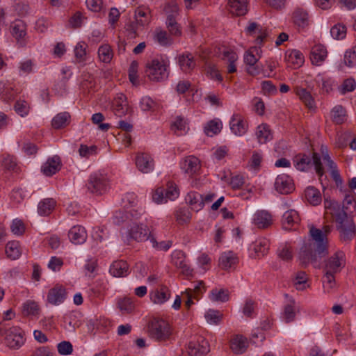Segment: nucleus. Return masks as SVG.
I'll use <instances>...</instances> for the list:
<instances>
[{
    "mask_svg": "<svg viewBox=\"0 0 356 356\" xmlns=\"http://www.w3.org/2000/svg\"><path fill=\"white\" fill-rule=\"evenodd\" d=\"M332 227L326 225L322 229L312 226L309 234L312 241L305 244L300 251V260L302 266L311 263L315 268H319L322 258L329 253L327 236L331 232Z\"/></svg>",
    "mask_w": 356,
    "mask_h": 356,
    "instance_id": "obj_1",
    "label": "nucleus"
},
{
    "mask_svg": "<svg viewBox=\"0 0 356 356\" xmlns=\"http://www.w3.org/2000/svg\"><path fill=\"white\" fill-rule=\"evenodd\" d=\"M147 334L152 340L159 343H165L172 339L173 329L165 320L154 318L148 323Z\"/></svg>",
    "mask_w": 356,
    "mask_h": 356,
    "instance_id": "obj_2",
    "label": "nucleus"
},
{
    "mask_svg": "<svg viewBox=\"0 0 356 356\" xmlns=\"http://www.w3.org/2000/svg\"><path fill=\"white\" fill-rule=\"evenodd\" d=\"M336 216V228L339 232L341 242L349 243L355 236L356 227L351 217L346 212L339 211Z\"/></svg>",
    "mask_w": 356,
    "mask_h": 356,
    "instance_id": "obj_3",
    "label": "nucleus"
},
{
    "mask_svg": "<svg viewBox=\"0 0 356 356\" xmlns=\"http://www.w3.org/2000/svg\"><path fill=\"white\" fill-rule=\"evenodd\" d=\"M293 162L298 170L307 171L314 165L316 172L320 177L324 175L321 159L317 153L314 152L312 157L305 154H299L293 158Z\"/></svg>",
    "mask_w": 356,
    "mask_h": 356,
    "instance_id": "obj_4",
    "label": "nucleus"
},
{
    "mask_svg": "<svg viewBox=\"0 0 356 356\" xmlns=\"http://www.w3.org/2000/svg\"><path fill=\"white\" fill-rule=\"evenodd\" d=\"M145 74L153 81H161L168 76L165 62L159 59H153L146 64Z\"/></svg>",
    "mask_w": 356,
    "mask_h": 356,
    "instance_id": "obj_5",
    "label": "nucleus"
},
{
    "mask_svg": "<svg viewBox=\"0 0 356 356\" xmlns=\"http://www.w3.org/2000/svg\"><path fill=\"white\" fill-rule=\"evenodd\" d=\"M86 186L90 193L102 195L108 188V179L106 175L95 172L90 176Z\"/></svg>",
    "mask_w": 356,
    "mask_h": 356,
    "instance_id": "obj_6",
    "label": "nucleus"
},
{
    "mask_svg": "<svg viewBox=\"0 0 356 356\" xmlns=\"http://www.w3.org/2000/svg\"><path fill=\"white\" fill-rule=\"evenodd\" d=\"M345 265V254L343 252L339 250L324 261L323 271L337 274L341 272Z\"/></svg>",
    "mask_w": 356,
    "mask_h": 356,
    "instance_id": "obj_7",
    "label": "nucleus"
},
{
    "mask_svg": "<svg viewBox=\"0 0 356 356\" xmlns=\"http://www.w3.org/2000/svg\"><path fill=\"white\" fill-rule=\"evenodd\" d=\"M152 236L148 227L146 225H139L134 224L127 231L125 241L129 243L131 241L143 242L149 240Z\"/></svg>",
    "mask_w": 356,
    "mask_h": 356,
    "instance_id": "obj_8",
    "label": "nucleus"
},
{
    "mask_svg": "<svg viewBox=\"0 0 356 356\" xmlns=\"http://www.w3.org/2000/svg\"><path fill=\"white\" fill-rule=\"evenodd\" d=\"M24 339L20 328L13 327L6 330L5 343L7 346L10 348L17 349L24 344Z\"/></svg>",
    "mask_w": 356,
    "mask_h": 356,
    "instance_id": "obj_9",
    "label": "nucleus"
},
{
    "mask_svg": "<svg viewBox=\"0 0 356 356\" xmlns=\"http://www.w3.org/2000/svg\"><path fill=\"white\" fill-rule=\"evenodd\" d=\"M322 158L325 165L330 170V175L337 188H342L343 181L337 169V164L331 159L326 147H321Z\"/></svg>",
    "mask_w": 356,
    "mask_h": 356,
    "instance_id": "obj_10",
    "label": "nucleus"
},
{
    "mask_svg": "<svg viewBox=\"0 0 356 356\" xmlns=\"http://www.w3.org/2000/svg\"><path fill=\"white\" fill-rule=\"evenodd\" d=\"M67 297L66 289L60 284H56L53 288L49 289L47 300L51 305H58L63 303Z\"/></svg>",
    "mask_w": 356,
    "mask_h": 356,
    "instance_id": "obj_11",
    "label": "nucleus"
},
{
    "mask_svg": "<svg viewBox=\"0 0 356 356\" xmlns=\"http://www.w3.org/2000/svg\"><path fill=\"white\" fill-rule=\"evenodd\" d=\"M187 351L189 356H203L209 351L208 342L203 337H199L197 341L189 342Z\"/></svg>",
    "mask_w": 356,
    "mask_h": 356,
    "instance_id": "obj_12",
    "label": "nucleus"
},
{
    "mask_svg": "<svg viewBox=\"0 0 356 356\" xmlns=\"http://www.w3.org/2000/svg\"><path fill=\"white\" fill-rule=\"evenodd\" d=\"M180 168L184 173L192 177L197 174L200 170V161L195 156H188L181 160L180 162Z\"/></svg>",
    "mask_w": 356,
    "mask_h": 356,
    "instance_id": "obj_13",
    "label": "nucleus"
},
{
    "mask_svg": "<svg viewBox=\"0 0 356 356\" xmlns=\"http://www.w3.org/2000/svg\"><path fill=\"white\" fill-rule=\"evenodd\" d=\"M172 263L177 268L181 270L182 274L190 276L193 273V269L190 268L186 261V254L181 250H175L172 254Z\"/></svg>",
    "mask_w": 356,
    "mask_h": 356,
    "instance_id": "obj_14",
    "label": "nucleus"
},
{
    "mask_svg": "<svg viewBox=\"0 0 356 356\" xmlns=\"http://www.w3.org/2000/svg\"><path fill=\"white\" fill-rule=\"evenodd\" d=\"M275 188L281 194L291 193L294 190L292 179L285 174L278 175L275 181Z\"/></svg>",
    "mask_w": 356,
    "mask_h": 356,
    "instance_id": "obj_15",
    "label": "nucleus"
},
{
    "mask_svg": "<svg viewBox=\"0 0 356 356\" xmlns=\"http://www.w3.org/2000/svg\"><path fill=\"white\" fill-rule=\"evenodd\" d=\"M111 108L116 116H124L129 110L126 96L122 93L118 94L112 102Z\"/></svg>",
    "mask_w": 356,
    "mask_h": 356,
    "instance_id": "obj_16",
    "label": "nucleus"
},
{
    "mask_svg": "<svg viewBox=\"0 0 356 356\" xmlns=\"http://www.w3.org/2000/svg\"><path fill=\"white\" fill-rule=\"evenodd\" d=\"M136 165L143 173L151 172L154 167V159L147 153H140L136 156Z\"/></svg>",
    "mask_w": 356,
    "mask_h": 356,
    "instance_id": "obj_17",
    "label": "nucleus"
},
{
    "mask_svg": "<svg viewBox=\"0 0 356 356\" xmlns=\"http://www.w3.org/2000/svg\"><path fill=\"white\" fill-rule=\"evenodd\" d=\"M135 20L130 22L125 26L127 36L130 38H135L138 36V31L142 30L150 22V18H134Z\"/></svg>",
    "mask_w": 356,
    "mask_h": 356,
    "instance_id": "obj_18",
    "label": "nucleus"
},
{
    "mask_svg": "<svg viewBox=\"0 0 356 356\" xmlns=\"http://www.w3.org/2000/svg\"><path fill=\"white\" fill-rule=\"evenodd\" d=\"M254 224L259 229H266L273 223L272 215L266 210L257 211L253 218Z\"/></svg>",
    "mask_w": 356,
    "mask_h": 356,
    "instance_id": "obj_19",
    "label": "nucleus"
},
{
    "mask_svg": "<svg viewBox=\"0 0 356 356\" xmlns=\"http://www.w3.org/2000/svg\"><path fill=\"white\" fill-rule=\"evenodd\" d=\"M180 69L185 73L191 72L196 65L194 56L191 53L184 52L177 56Z\"/></svg>",
    "mask_w": 356,
    "mask_h": 356,
    "instance_id": "obj_20",
    "label": "nucleus"
},
{
    "mask_svg": "<svg viewBox=\"0 0 356 356\" xmlns=\"http://www.w3.org/2000/svg\"><path fill=\"white\" fill-rule=\"evenodd\" d=\"M327 56L326 47L321 44H315L311 50L310 59L316 65H320L325 60Z\"/></svg>",
    "mask_w": 356,
    "mask_h": 356,
    "instance_id": "obj_21",
    "label": "nucleus"
},
{
    "mask_svg": "<svg viewBox=\"0 0 356 356\" xmlns=\"http://www.w3.org/2000/svg\"><path fill=\"white\" fill-rule=\"evenodd\" d=\"M238 263V257L233 252H223L219 258V266L224 270L234 268Z\"/></svg>",
    "mask_w": 356,
    "mask_h": 356,
    "instance_id": "obj_22",
    "label": "nucleus"
},
{
    "mask_svg": "<svg viewBox=\"0 0 356 356\" xmlns=\"http://www.w3.org/2000/svg\"><path fill=\"white\" fill-rule=\"evenodd\" d=\"M229 11L236 16H242L247 13L248 0H228Z\"/></svg>",
    "mask_w": 356,
    "mask_h": 356,
    "instance_id": "obj_23",
    "label": "nucleus"
},
{
    "mask_svg": "<svg viewBox=\"0 0 356 356\" xmlns=\"http://www.w3.org/2000/svg\"><path fill=\"white\" fill-rule=\"evenodd\" d=\"M68 236L72 243L83 244L87 239V233L83 227L76 225L70 229Z\"/></svg>",
    "mask_w": 356,
    "mask_h": 356,
    "instance_id": "obj_24",
    "label": "nucleus"
},
{
    "mask_svg": "<svg viewBox=\"0 0 356 356\" xmlns=\"http://www.w3.org/2000/svg\"><path fill=\"white\" fill-rule=\"evenodd\" d=\"M10 28L11 33L17 40L18 44L22 47L24 46L25 44L24 38L26 34V24L22 20H16L11 24Z\"/></svg>",
    "mask_w": 356,
    "mask_h": 356,
    "instance_id": "obj_25",
    "label": "nucleus"
},
{
    "mask_svg": "<svg viewBox=\"0 0 356 356\" xmlns=\"http://www.w3.org/2000/svg\"><path fill=\"white\" fill-rule=\"evenodd\" d=\"M229 124L232 131L236 136H242L247 131V122L238 115L232 116Z\"/></svg>",
    "mask_w": 356,
    "mask_h": 356,
    "instance_id": "obj_26",
    "label": "nucleus"
},
{
    "mask_svg": "<svg viewBox=\"0 0 356 356\" xmlns=\"http://www.w3.org/2000/svg\"><path fill=\"white\" fill-rule=\"evenodd\" d=\"M109 272L116 277H125L129 273V265L123 260L115 261L111 264Z\"/></svg>",
    "mask_w": 356,
    "mask_h": 356,
    "instance_id": "obj_27",
    "label": "nucleus"
},
{
    "mask_svg": "<svg viewBox=\"0 0 356 356\" xmlns=\"http://www.w3.org/2000/svg\"><path fill=\"white\" fill-rule=\"evenodd\" d=\"M257 61L258 58H256L252 49L245 53L244 62L247 65L246 70L248 73L252 76L257 75L260 72L259 67L256 65Z\"/></svg>",
    "mask_w": 356,
    "mask_h": 356,
    "instance_id": "obj_28",
    "label": "nucleus"
},
{
    "mask_svg": "<svg viewBox=\"0 0 356 356\" xmlns=\"http://www.w3.org/2000/svg\"><path fill=\"white\" fill-rule=\"evenodd\" d=\"M170 297V293L168 288L165 286H161L150 293L151 300L154 304H163Z\"/></svg>",
    "mask_w": 356,
    "mask_h": 356,
    "instance_id": "obj_29",
    "label": "nucleus"
},
{
    "mask_svg": "<svg viewBox=\"0 0 356 356\" xmlns=\"http://www.w3.org/2000/svg\"><path fill=\"white\" fill-rule=\"evenodd\" d=\"M60 169V159L58 156L49 159L42 168V172L47 176L54 175Z\"/></svg>",
    "mask_w": 356,
    "mask_h": 356,
    "instance_id": "obj_30",
    "label": "nucleus"
},
{
    "mask_svg": "<svg viewBox=\"0 0 356 356\" xmlns=\"http://www.w3.org/2000/svg\"><path fill=\"white\" fill-rule=\"evenodd\" d=\"M300 222L298 213L293 209L286 211L282 216V226L285 229H291Z\"/></svg>",
    "mask_w": 356,
    "mask_h": 356,
    "instance_id": "obj_31",
    "label": "nucleus"
},
{
    "mask_svg": "<svg viewBox=\"0 0 356 356\" xmlns=\"http://www.w3.org/2000/svg\"><path fill=\"white\" fill-rule=\"evenodd\" d=\"M248 346V340L243 336L236 335L230 341V348L235 354H243Z\"/></svg>",
    "mask_w": 356,
    "mask_h": 356,
    "instance_id": "obj_32",
    "label": "nucleus"
},
{
    "mask_svg": "<svg viewBox=\"0 0 356 356\" xmlns=\"http://www.w3.org/2000/svg\"><path fill=\"white\" fill-rule=\"evenodd\" d=\"M293 22L299 27L304 28L309 25V14L302 8H297L293 13Z\"/></svg>",
    "mask_w": 356,
    "mask_h": 356,
    "instance_id": "obj_33",
    "label": "nucleus"
},
{
    "mask_svg": "<svg viewBox=\"0 0 356 356\" xmlns=\"http://www.w3.org/2000/svg\"><path fill=\"white\" fill-rule=\"evenodd\" d=\"M56 202L53 198H45L38 205V213L40 216H49L54 209Z\"/></svg>",
    "mask_w": 356,
    "mask_h": 356,
    "instance_id": "obj_34",
    "label": "nucleus"
},
{
    "mask_svg": "<svg viewBox=\"0 0 356 356\" xmlns=\"http://www.w3.org/2000/svg\"><path fill=\"white\" fill-rule=\"evenodd\" d=\"M256 136L260 144H265L273 138L269 127L266 124L259 125L256 130Z\"/></svg>",
    "mask_w": 356,
    "mask_h": 356,
    "instance_id": "obj_35",
    "label": "nucleus"
},
{
    "mask_svg": "<svg viewBox=\"0 0 356 356\" xmlns=\"http://www.w3.org/2000/svg\"><path fill=\"white\" fill-rule=\"evenodd\" d=\"M296 94L300 99L309 108L314 107V100L309 91L302 87L296 86L294 88Z\"/></svg>",
    "mask_w": 356,
    "mask_h": 356,
    "instance_id": "obj_36",
    "label": "nucleus"
},
{
    "mask_svg": "<svg viewBox=\"0 0 356 356\" xmlns=\"http://www.w3.org/2000/svg\"><path fill=\"white\" fill-rule=\"evenodd\" d=\"M337 274L323 272L322 277L323 287L325 293H332L337 288L335 275Z\"/></svg>",
    "mask_w": 356,
    "mask_h": 356,
    "instance_id": "obj_37",
    "label": "nucleus"
},
{
    "mask_svg": "<svg viewBox=\"0 0 356 356\" xmlns=\"http://www.w3.org/2000/svg\"><path fill=\"white\" fill-rule=\"evenodd\" d=\"M305 195L307 201L312 205H318L321 202L320 191L313 186H309L305 189Z\"/></svg>",
    "mask_w": 356,
    "mask_h": 356,
    "instance_id": "obj_38",
    "label": "nucleus"
},
{
    "mask_svg": "<svg viewBox=\"0 0 356 356\" xmlns=\"http://www.w3.org/2000/svg\"><path fill=\"white\" fill-rule=\"evenodd\" d=\"M331 119L337 124H343L347 119L346 111L341 105L335 106L331 111Z\"/></svg>",
    "mask_w": 356,
    "mask_h": 356,
    "instance_id": "obj_39",
    "label": "nucleus"
},
{
    "mask_svg": "<svg viewBox=\"0 0 356 356\" xmlns=\"http://www.w3.org/2000/svg\"><path fill=\"white\" fill-rule=\"evenodd\" d=\"M16 92L13 86L8 82H0V99L9 101L14 98Z\"/></svg>",
    "mask_w": 356,
    "mask_h": 356,
    "instance_id": "obj_40",
    "label": "nucleus"
},
{
    "mask_svg": "<svg viewBox=\"0 0 356 356\" xmlns=\"http://www.w3.org/2000/svg\"><path fill=\"white\" fill-rule=\"evenodd\" d=\"M186 200L193 207L196 211L202 209L204 207V201L202 200V195L197 192H190L187 194Z\"/></svg>",
    "mask_w": 356,
    "mask_h": 356,
    "instance_id": "obj_41",
    "label": "nucleus"
},
{
    "mask_svg": "<svg viewBox=\"0 0 356 356\" xmlns=\"http://www.w3.org/2000/svg\"><path fill=\"white\" fill-rule=\"evenodd\" d=\"M70 115L67 112L57 114L51 121V125L54 129H58L67 126L70 122Z\"/></svg>",
    "mask_w": 356,
    "mask_h": 356,
    "instance_id": "obj_42",
    "label": "nucleus"
},
{
    "mask_svg": "<svg viewBox=\"0 0 356 356\" xmlns=\"http://www.w3.org/2000/svg\"><path fill=\"white\" fill-rule=\"evenodd\" d=\"M209 298L213 302H227L229 298V291L225 289H213L210 293Z\"/></svg>",
    "mask_w": 356,
    "mask_h": 356,
    "instance_id": "obj_43",
    "label": "nucleus"
},
{
    "mask_svg": "<svg viewBox=\"0 0 356 356\" xmlns=\"http://www.w3.org/2000/svg\"><path fill=\"white\" fill-rule=\"evenodd\" d=\"M98 56L101 61L105 63H110L113 56L111 47L108 44L101 45L98 49Z\"/></svg>",
    "mask_w": 356,
    "mask_h": 356,
    "instance_id": "obj_44",
    "label": "nucleus"
},
{
    "mask_svg": "<svg viewBox=\"0 0 356 356\" xmlns=\"http://www.w3.org/2000/svg\"><path fill=\"white\" fill-rule=\"evenodd\" d=\"M222 59L226 60L228 63L227 72L234 73L236 71L235 62L238 59L237 54L233 51H225L223 52Z\"/></svg>",
    "mask_w": 356,
    "mask_h": 356,
    "instance_id": "obj_45",
    "label": "nucleus"
},
{
    "mask_svg": "<svg viewBox=\"0 0 356 356\" xmlns=\"http://www.w3.org/2000/svg\"><path fill=\"white\" fill-rule=\"evenodd\" d=\"M6 254L11 259H17L21 254L19 245L17 241L8 242L6 246Z\"/></svg>",
    "mask_w": 356,
    "mask_h": 356,
    "instance_id": "obj_46",
    "label": "nucleus"
},
{
    "mask_svg": "<svg viewBox=\"0 0 356 356\" xmlns=\"http://www.w3.org/2000/svg\"><path fill=\"white\" fill-rule=\"evenodd\" d=\"M269 248V241L265 238H259L253 244L255 253L259 256L265 255Z\"/></svg>",
    "mask_w": 356,
    "mask_h": 356,
    "instance_id": "obj_47",
    "label": "nucleus"
},
{
    "mask_svg": "<svg viewBox=\"0 0 356 356\" xmlns=\"http://www.w3.org/2000/svg\"><path fill=\"white\" fill-rule=\"evenodd\" d=\"M204 317L208 323L211 325H218L222 320L223 314L218 310L209 309L205 313Z\"/></svg>",
    "mask_w": 356,
    "mask_h": 356,
    "instance_id": "obj_48",
    "label": "nucleus"
},
{
    "mask_svg": "<svg viewBox=\"0 0 356 356\" xmlns=\"http://www.w3.org/2000/svg\"><path fill=\"white\" fill-rule=\"evenodd\" d=\"M222 129V122L217 120H211L204 127V133L207 136L212 137L220 133Z\"/></svg>",
    "mask_w": 356,
    "mask_h": 356,
    "instance_id": "obj_49",
    "label": "nucleus"
},
{
    "mask_svg": "<svg viewBox=\"0 0 356 356\" xmlns=\"http://www.w3.org/2000/svg\"><path fill=\"white\" fill-rule=\"evenodd\" d=\"M166 26L171 35L175 36H180L181 35V28L172 15L167 16Z\"/></svg>",
    "mask_w": 356,
    "mask_h": 356,
    "instance_id": "obj_50",
    "label": "nucleus"
},
{
    "mask_svg": "<svg viewBox=\"0 0 356 356\" xmlns=\"http://www.w3.org/2000/svg\"><path fill=\"white\" fill-rule=\"evenodd\" d=\"M324 207L327 211V213L330 212L331 214L333 221L336 220V213H339V211L346 212L343 209H341L337 202L328 200L327 199L325 200Z\"/></svg>",
    "mask_w": 356,
    "mask_h": 356,
    "instance_id": "obj_51",
    "label": "nucleus"
},
{
    "mask_svg": "<svg viewBox=\"0 0 356 356\" xmlns=\"http://www.w3.org/2000/svg\"><path fill=\"white\" fill-rule=\"evenodd\" d=\"M287 56L288 61L297 66H301L305 62L304 56L299 50L289 51Z\"/></svg>",
    "mask_w": 356,
    "mask_h": 356,
    "instance_id": "obj_52",
    "label": "nucleus"
},
{
    "mask_svg": "<svg viewBox=\"0 0 356 356\" xmlns=\"http://www.w3.org/2000/svg\"><path fill=\"white\" fill-rule=\"evenodd\" d=\"M165 197L166 202L168 200H175L179 196V190L176 184L172 181L167 183L166 188H165Z\"/></svg>",
    "mask_w": 356,
    "mask_h": 356,
    "instance_id": "obj_53",
    "label": "nucleus"
},
{
    "mask_svg": "<svg viewBox=\"0 0 356 356\" xmlns=\"http://www.w3.org/2000/svg\"><path fill=\"white\" fill-rule=\"evenodd\" d=\"M39 312L38 304L33 300H27L23 304L22 314L24 316L37 315Z\"/></svg>",
    "mask_w": 356,
    "mask_h": 356,
    "instance_id": "obj_54",
    "label": "nucleus"
},
{
    "mask_svg": "<svg viewBox=\"0 0 356 356\" xmlns=\"http://www.w3.org/2000/svg\"><path fill=\"white\" fill-rule=\"evenodd\" d=\"M118 307L123 313H130L134 309V303L131 298H124L118 301Z\"/></svg>",
    "mask_w": 356,
    "mask_h": 356,
    "instance_id": "obj_55",
    "label": "nucleus"
},
{
    "mask_svg": "<svg viewBox=\"0 0 356 356\" xmlns=\"http://www.w3.org/2000/svg\"><path fill=\"white\" fill-rule=\"evenodd\" d=\"M308 280L307 275L304 271L298 272L293 280V284L297 290H303L306 288Z\"/></svg>",
    "mask_w": 356,
    "mask_h": 356,
    "instance_id": "obj_56",
    "label": "nucleus"
},
{
    "mask_svg": "<svg viewBox=\"0 0 356 356\" xmlns=\"http://www.w3.org/2000/svg\"><path fill=\"white\" fill-rule=\"evenodd\" d=\"M356 88V82L352 78L345 79L339 87V91L341 95L353 91Z\"/></svg>",
    "mask_w": 356,
    "mask_h": 356,
    "instance_id": "obj_57",
    "label": "nucleus"
},
{
    "mask_svg": "<svg viewBox=\"0 0 356 356\" xmlns=\"http://www.w3.org/2000/svg\"><path fill=\"white\" fill-rule=\"evenodd\" d=\"M330 34L336 40L343 39L346 35V27L341 24H336L332 27Z\"/></svg>",
    "mask_w": 356,
    "mask_h": 356,
    "instance_id": "obj_58",
    "label": "nucleus"
},
{
    "mask_svg": "<svg viewBox=\"0 0 356 356\" xmlns=\"http://www.w3.org/2000/svg\"><path fill=\"white\" fill-rule=\"evenodd\" d=\"M344 63L348 67H353L356 65V46L348 49L345 52Z\"/></svg>",
    "mask_w": 356,
    "mask_h": 356,
    "instance_id": "obj_59",
    "label": "nucleus"
},
{
    "mask_svg": "<svg viewBox=\"0 0 356 356\" xmlns=\"http://www.w3.org/2000/svg\"><path fill=\"white\" fill-rule=\"evenodd\" d=\"M149 241L154 248L160 251H167L172 245L171 241H163L158 243L153 236H150Z\"/></svg>",
    "mask_w": 356,
    "mask_h": 356,
    "instance_id": "obj_60",
    "label": "nucleus"
},
{
    "mask_svg": "<svg viewBox=\"0 0 356 356\" xmlns=\"http://www.w3.org/2000/svg\"><path fill=\"white\" fill-rule=\"evenodd\" d=\"M171 128L175 132L177 131H180L181 133L179 134H182L187 129V122L184 118L177 116L175 122L172 124Z\"/></svg>",
    "mask_w": 356,
    "mask_h": 356,
    "instance_id": "obj_61",
    "label": "nucleus"
},
{
    "mask_svg": "<svg viewBox=\"0 0 356 356\" xmlns=\"http://www.w3.org/2000/svg\"><path fill=\"white\" fill-rule=\"evenodd\" d=\"M14 107L16 113L22 117L26 115L29 112V105L24 100L17 101Z\"/></svg>",
    "mask_w": 356,
    "mask_h": 356,
    "instance_id": "obj_62",
    "label": "nucleus"
},
{
    "mask_svg": "<svg viewBox=\"0 0 356 356\" xmlns=\"http://www.w3.org/2000/svg\"><path fill=\"white\" fill-rule=\"evenodd\" d=\"M10 229L15 235H22L25 231V226L21 220L15 219L12 222Z\"/></svg>",
    "mask_w": 356,
    "mask_h": 356,
    "instance_id": "obj_63",
    "label": "nucleus"
},
{
    "mask_svg": "<svg viewBox=\"0 0 356 356\" xmlns=\"http://www.w3.org/2000/svg\"><path fill=\"white\" fill-rule=\"evenodd\" d=\"M2 166L8 170H15L17 168L16 159L10 155L4 156L2 160Z\"/></svg>",
    "mask_w": 356,
    "mask_h": 356,
    "instance_id": "obj_64",
    "label": "nucleus"
}]
</instances>
